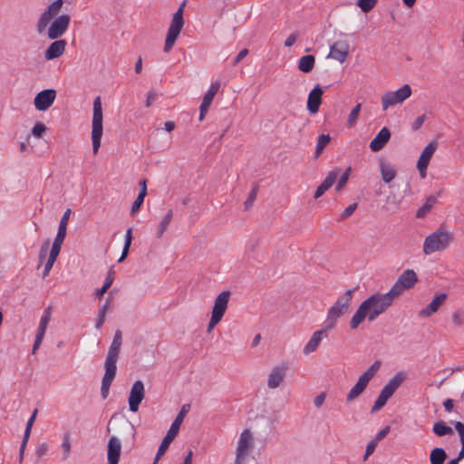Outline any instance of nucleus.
Segmentation results:
<instances>
[{"label": "nucleus", "instance_id": "obj_42", "mask_svg": "<svg viewBox=\"0 0 464 464\" xmlns=\"http://www.w3.org/2000/svg\"><path fill=\"white\" fill-rule=\"evenodd\" d=\"M46 127L42 122H37L32 129V134L36 138H42L43 134L45 132Z\"/></svg>", "mask_w": 464, "mask_h": 464}, {"label": "nucleus", "instance_id": "obj_24", "mask_svg": "<svg viewBox=\"0 0 464 464\" xmlns=\"http://www.w3.org/2000/svg\"><path fill=\"white\" fill-rule=\"evenodd\" d=\"M339 174L340 169L337 168L329 171L324 180L316 188L314 198L315 199L321 198L334 184Z\"/></svg>", "mask_w": 464, "mask_h": 464}, {"label": "nucleus", "instance_id": "obj_40", "mask_svg": "<svg viewBox=\"0 0 464 464\" xmlns=\"http://www.w3.org/2000/svg\"><path fill=\"white\" fill-rule=\"evenodd\" d=\"M350 172H351V168H348L341 175V177L339 178L338 182H337V184L335 186V190L336 191H341L343 188V187L346 185V183L348 181V179H349Z\"/></svg>", "mask_w": 464, "mask_h": 464}, {"label": "nucleus", "instance_id": "obj_46", "mask_svg": "<svg viewBox=\"0 0 464 464\" xmlns=\"http://www.w3.org/2000/svg\"><path fill=\"white\" fill-rule=\"evenodd\" d=\"M454 427L459 435L461 448H464V424L460 421H456Z\"/></svg>", "mask_w": 464, "mask_h": 464}, {"label": "nucleus", "instance_id": "obj_49", "mask_svg": "<svg viewBox=\"0 0 464 464\" xmlns=\"http://www.w3.org/2000/svg\"><path fill=\"white\" fill-rule=\"evenodd\" d=\"M66 231H67L66 228H60V227H58V231H57V234H56V237L54 238L53 243L62 244L63 245V243L64 241V238L66 237Z\"/></svg>", "mask_w": 464, "mask_h": 464}, {"label": "nucleus", "instance_id": "obj_31", "mask_svg": "<svg viewBox=\"0 0 464 464\" xmlns=\"http://www.w3.org/2000/svg\"><path fill=\"white\" fill-rule=\"evenodd\" d=\"M436 202L437 198L434 196L428 197L423 205L417 210L416 217L418 218L425 217L431 210Z\"/></svg>", "mask_w": 464, "mask_h": 464}, {"label": "nucleus", "instance_id": "obj_1", "mask_svg": "<svg viewBox=\"0 0 464 464\" xmlns=\"http://www.w3.org/2000/svg\"><path fill=\"white\" fill-rule=\"evenodd\" d=\"M63 5V0H55L50 4L46 10L40 15L36 30L39 34L47 31V36L51 40L58 39L68 30L71 17L69 14H61L60 13Z\"/></svg>", "mask_w": 464, "mask_h": 464}, {"label": "nucleus", "instance_id": "obj_43", "mask_svg": "<svg viewBox=\"0 0 464 464\" xmlns=\"http://www.w3.org/2000/svg\"><path fill=\"white\" fill-rule=\"evenodd\" d=\"M358 205L357 203H353L349 205L340 215V220H343L353 214L356 210Z\"/></svg>", "mask_w": 464, "mask_h": 464}, {"label": "nucleus", "instance_id": "obj_55", "mask_svg": "<svg viewBox=\"0 0 464 464\" xmlns=\"http://www.w3.org/2000/svg\"><path fill=\"white\" fill-rule=\"evenodd\" d=\"M220 321H221V319L217 318V317H215V316L211 315L210 320H209V323H208V324L207 332H208V334H210V333L213 331V329L215 328V326H216L218 324H219V323H220Z\"/></svg>", "mask_w": 464, "mask_h": 464}, {"label": "nucleus", "instance_id": "obj_3", "mask_svg": "<svg viewBox=\"0 0 464 464\" xmlns=\"http://www.w3.org/2000/svg\"><path fill=\"white\" fill-rule=\"evenodd\" d=\"M121 344V332L120 330H116L104 362L105 372L102 377L101 387V394L103 399L108 397L110 387L115 378L117 371L116 362L119 358Z\"/></svg>", "mask_w": 464, "mask_h": 464}, {"label": "nucleus", "instance_id": "obj_62", "mask_svg": "<svg viewBox=\"0 0 464 464\" xmlns=\"http://www.w3.org/2000/svg\"><path fill=\"white\" fill-rule=\"evenodd\" d=\"M29 437L30 436H27V434H24V438H23V440H22V443H21V446H20V450H19V452H20V459L21 460L23 459L24 452L26 444L28 442Z\"/></svg>", "mask_w": 464, "mask_h": 464}, {"label": "nucleus", "instance_id": "obj_8", "mask_svg": "<svg viewBox=\"0 0 464 464\" xmlns=\"http://www.w3.org/2000/svg\"><path fill=\"white\" fill-rule=\"evenodd\" d=\"M405 379L406 374L403 372H399L392 378H391L388 383L382 389L378 398L374 401V404L372 408V412L380 411L387 403L388 400L393 395V393L401 385Z\"/></svg>", "mask_w": 464, "mask_h": 464}, {"label": "nucleus", "instance_id": "obj_12", "mask_svg": "<svg viewBox=\"0 0 464 464\" xmlns=\"http://www.w3.org/2000/svg\"><path fill=\"white\" fill-rule=\"evenodd\" d=\"M416 273L412 269L405 270L390 289L391 294L396 298L406 289L412 288L417 283Z\"/></svg>", "mask_w": 464, "mask_h": 464}, {"label": "nucleus", "instance_id": "obj_35", "mask_svg": "<svg viewBox=\"0 0 464 464\" xmlns=\"http://www.w3.org/2000/svg\"><path fill=\"white\" fill-rule=\"evenodd\" d=\"M331 138L328 134H321L318 137L317 144H316V150H315V158L319 157V155L323 152L324 149L328 145L330 142Z\"/></svg>", "mask_w": 464, "mask_h": 464}, {"label": "nucleus", "instance_id": "obj_54", "mask_svg": "<svg viewBox=\"0 0 464 464\" xmlns=\"http://www.w3.org/2000/svg\"><path fill=\"white\" fill-rule=\"evenodd\" d=\"M424 121H425V115H420L419 117H417L412 123V126H411L412 130H418L424 123Z\"/></svg>", "mask_w": 464, "mask_h": 464}, {"label": "nucleus", "instance_id": "obj_59", "mask_svg": "<svg viewBox=\"0 0 464 464\" xmlns=\"http://www.w3.org/2000/svg\"><path fill=\"white\" fill-rule=\"evenodd\" d=\"M105 317H106V314H104V312L103 311H99L98 318H97V321H96V324H95V327L97 329L102 328V326L103 325V324L105 322Z\"/></svg>", "mask_w": 464, "mask_h": 464}, {"label": "nucleus", "instance_id": "obj_36", "mask_svg": "<svg viewBox=\"0 0 464 464\" xmlns=\"http://www.w3.org/2000/svg\"><path fill=\"white\" fill-rule=\"evenodd\" d=\"M362 104L358 103L356 104L351 111L348 120H347V126L353 127L356 123L360 111H361Z\"/></svg>", "mask_w": 464, "mask_h": 464}, {"label": "nucleus", "instance_id": "obj_18", "mask_svg": "<svg viewBox=\"0 0 464 464\" xmlns=\"http://www.w3.org/2000/svg\"><path fill=\"white\" fill-rule=\"evenodd\" d=\"M50 319H51V308L48 307L44 310V312L41 317L40 323H39L34 343V346L32 349L33 354H34L36 353V351L39 349V347L43 342V339L44 337L45 331H46L47 325L50 322Z\"/></svg>", "mask_w": 464, "mask_h": 464}, {"label": "nucleus", "instance_id": "obj_13", "mask_svg": "<svg viewBox=\"0 0 464 464\" xmlns=\"http://www.w3.org/2000/svg\"><path fill=\"white\" fill-rule=\"evenodd\" d=\"M436 150L437 143L432 141L430 142L421 151L416 166L421 179L426 178L428 166Z\"/></svg>", "mask_w": 464, "mask_h": 464}, {"label": "nucleus", "instance_id": "obj_14", "mask_svg": "<svg viewBox=\"0 0 464 464\" xmlns=\"http://www.w3.org/2000/svg\"><path fill=\"white\" fill-rule=\"evenodd\" d=\"M145 397L144 384L141 381H136L130 389L129 395V408L132 412L139 411V406Z\"/></svg>", "mask_w": 464, "mask_h": 464}, {"label": "nucleus", "instance_id": "obj_50", "mask_svg": "<svg viewBox=\"0 0 464 464\" xmlns=\"http://www.w3.org/2000/svg\"><path fill=\"white\" fill-rule=\"evenodd\" d=\"M55 261H56L55 259H52L51 257L47 258V261L44 264V272H43V277L44 278L46 277L49 275L51 269L53 266V264L55 263Z\"/></svg>", "mask_w": 464, "mask_h": 464}, {"label": "nucleus", "instance_id": "obj_5", "mask_svg": "<svg viewBox=\"0 0 464 464\" xmlns=\"http://www.w3.org/2000/svg\"><path fill=\"white\" fill-rule=\"evenodd\" d=\"M353 289H349L340 295L335 303L328 309L324 324L332 330L335 327L338 318L346 314L353 297Z\"/></svg>", "mask_w": 464, "mask_h": 464}, {"label": "nucleus", "instance_id": "obj_29", "mask_svg": "<svg viewBox=\"0 0 464 464\" xmlns=\"http://www.w3.org/2000/svg\"><path fill=\"white\" fill-rule=\"evenodd\" d=\"M382 179L385 183H390L396 177V169L393 165L385 161L380 162Z\"/></svg>", "mask_w": 464, "mask_h": 464}, {"label": "nucleus", "instance_id": "obj_52", "mask_svg": "<svg viewBox=\"0 0 464 464\" xmlns=\"http://www.w3.org/2000/svg\"><path fill=\"white\" fill-rule=\"evenodd\" d=\"M325 398H326V394L325 392H321L319 393L314 399V404L316 408H320L324 401H325Z\"/></svg>", "mask_w": 464, "mask_h": 464}, {"label": "nucleus", "instance_id": "obj_4", "mask_svg": "<svg viewBox=\"0 0 464 464\" xmlns=\"http://www.w3.org/2000/svg\"><path fill=\"white\" fill-rule=\"evenodd\" d=\"M453 240L451 232L440 226L437 230L429 235L423 243V252L425 255H430L435 252L445 250Z\"/></svg>", "mask_w": 464, "mask_h": 464}, {"label": "nucleus", "instance_id": "obj_25", "mask_svg": "<svg viewBox=\"0 0 464 464\" xmlns=\"http://www.w3.org/2000/svg\"><path fill=\"white\" fill-rule=\"evenodd\" d=\"M447 296L448 295L445 293H441L436 295L434 299L425 308L421 309L419 312V316L423 318L431 316L440 309L442 304L446 301Z\"/></svg>", "mask_w": 464, "mask_h": 464}, {"label": "nucleus", "instance_id": "obj_60", "mask_svg": "<svg viewBox=\"0 0 464 464\" xmlns=\"http://www.w3.org/2000/svg\"><path fill=\"white\" fill-rule=\"evenodd\" d=\"M156 99H157V93L154 92H149L147 93V99H146L145 106L146 107H150L152 105V103L155 102Z\"/></svg>", "mask_w": 464, "mask_h": 464}, {"label": "nucleus", "instance_id": "obj_20", "mask_svg": "<svg viewBox=\"0 0 464 464\" xmlns=\"http://www.w3.org/2000/svg\"><path fill=\"white\" fill-rule=\"evenodd\" d=\"M349 44L346 41H337L330 47L328 57H331L339 63H343L347 59L349 54Z\"/></svg>", "mask_w": 464, "mask_h": 464}, {"label": "nucleus", "instance_id": "obj_30", "mask_svg": "<svg viewBox=\"0 0 464 464\" xmlns=\"http://www.w3.org/2000/svg\"><path fill=\"white\" fill-rule=\"evenodd\" d=\"M315 63V58L312 54L302 56L298 61V69L303 72H310Z\"/></svg>", "mask_w": 464, "mask_h": 464}, {"label": "nucleus", "instance_id": "obj_44", "mask_svg": "<svg viewBox=\"0 0 464 464\" xmlns=\"http://www.w3.org/2000/svg\"><path fill=\"white\" fill-rule=\"evenodd\" d=\"M144 198H145V196H143V192H139V195L136 198V199L134 200V202L132 203V206L130 208V212L132 214H134L135 212H137L140 209V206L142 205V203L144 201Z\"/></svg>", "mask_w": 464, "mask_h": 464}, {"label": "nucleus", "instance_id": "obj_51", "mask_svg": "<svg viewBox=\"0 0 464 464\" xmlns=\"http://www.w3.org/2000/svg\"><path fill=\"white\" fill-rule=\"evenodd\" d=\"M70 215H71V209L68 208L61 218L60 224H59L60 228L67 229V224H68Z\"/></svg>", "mask_w": 464, "mask_h": 464}, {"label": "nucleus", "instance_id": "obj_6", "mask_svg": "<svg viewBox=\"0 0 464 464\" xmlns=\"http://www.w3.org/2000/svg\"><path fill=\"white\" fill-rule=\"evenodd\" d=\"M189 410H190V404L186 403V404L182 405L179 412L176 416L174 421L171 423L170 428L169 429L167 434L163 438V440L158 449L153 464H156L159 461V459L161 458V456L164 455V453L167 451L170 443L174 440V439L178 435L180 426L184 420V418L188 413Z\"/></svg>", "mask_w": 464, "mask_h": 464}, {"label": "nucleus", "instance_id": "obj_53", "mask_svg": "<svg viewBox=\"0 0 464 464\" xmlns=\"http://www.w3.org/2000/svg\"><path fill=\"white\" fill-rule=\"evenodd\" d=\"M391 430V428L390 426H386L384 427L382 430H381L377 434H376V437H375V441L378 442L380 440H382V439H384L388 433L390 432Z\"/></svg>", "mask_w": 464, "mask_h": 464}, {"label": "nucleus", "instance_id": "obj_7", "mask_svg": "<svg viewBox=\"0 0 464 464\" xmlns=\"http://www.w3.org/2000/svg\"><path fill=\"white\" fill-rule=\"evenodd\" d=\"M102 119L101 97L97 96L93 101V114L92 121V143L93 154H97L101 147V140L103 132Z\"/></svg>", "mask_w": 464, "mask_h": 464}, {"label": "nucleus", "instance_id": "obj_26", "mask_svg": "<svg viewBox=\"0 0 464 464\" xmlns=\"http://www.w3.org/2000/svg\"><path fill=\"white\" fill-rule=\"evenodd\" d=\"M323 93L324 92L318 84L310 92L307 99V110L312 114H314L319 111L322 103Z\"/></svg>", "mask_w": 464, "mask_h": 464}, {"label": "nucleus", "instance_id": "obj_64", "mask_svg": "<svg viewBox=\"0 0 464 464\" xmlns=\"http://www.w3.org/2000/svg\"><path fill=\"white\" fill-rule=\"evenodd\" d=\"M131 241H132V228L130 227L127 229L126 234H125L124 245L130 246Z\"/></svg>", "mask_w": 464, "mask_h": 464}, {"label": "nucleus", "instance_id": "obj_37", "mask_svg": "<svg viewBox=\"0 0 464 464\" xmlns=\"http://www.w3.org/2000/svg\"><path fill=\"white\" fill-rule=\"evenodd\" d=\"M257 192H258V185L256 184L252 188L251 191L249 192L248 198H246V200L244 203L246 210H248L253 206V203L256 198Z\"/></svg>", "mask_w": 464, "mask_h": 464}, {"label": "nucleus", "instance_id": "obj_45", "mask_svg": "<svg viewBox=\"0 0 464 464\" xmlns=\"http://www.w3.org/2000/svg\"><path fill=\"white\" fill-rule=\"evenodd\" d=\"M114 275H115L114 267L111 266L110 269L108 270L106 278L103 283V286L105 288L109 289L111 287V285H112V283L114 281Z\"/></svg>", "mask_w": 464, "mask_h": 464}, {"label": "nucleus", "instance_id": "obj_22", "mask_svg": "<svg viewBox=\"0 0 464 464\" xmlns=\"http://www.w3.org/2000/svg\"><path fill=\"white\" fill-rule=\"evenodd\" d=\"M121 450V440L114 436L111 437L107 446V459L109 464H119Z\"/></svg>", "mask_w": 464, "mask_h": 464}, {"label": "nucleus", "instance_id": "obj_17", "mask_svg": "<svg viewBox=\"0 0 464 464\" xmlns=\"http://www.w3.org/2000/svg\"><path fill=\"white\" fill-rule=\"evenodd\" d=\"M288 366L285 363L274 366L267 377V387L269 389H276L284 382Z\"/></svg>", "mask_w": 464, "mask_h": 464}, {"label": "nucleus", "instance_id": "obj_28", "mask_svg": "<svg viewBox=\"0 0 464 464\" xmlns=\"http://www.w3.org/2000/svg\"><path fill=\"white\" fill-rule=\"evenodd\" d=\"M252 434L249 430H244L237 441V447L236 452L238 455H247L252 446Z\"/></svg>", "mask_w": 464, "mask_h": 464}, {"label": "nucleus", "instance_id": "obj_9", "mask_svg": "<svg viewBox=\"0 0 464 464\" xmlns=\"http://www.w3.org/2000/svg\"><path fill=\"white\" fill-rule=\"evenodd\" d=\"M186 5V1H183V3L180 5L179 9L174 13L173 17L170 22V25L168 29L165 44H164V52L168 53L169 52L177 38L179 37L183 26H184V19H183V14H184V8Z\"/></svg>", "mask_w": 464, "mask_h": 464}, {"label": "nucleus", "instance_id": "obj_57", "mask_svg": "<svg viewBox=\"0 0 464 464\" xmlns=\"http://www.w3.org/2000/svg\"><path fill=\"white\" fill-rule=\"evenodd\" d=\"M248 53V50L246 48L242 49L237 55L235 57L233 61V65H237L242 59H244Z\"/></svg>", "mask_w": 464, "mask_h": 464}, {"label": "nucleus", "instance_id": "obj_41", "mask_svg": "<svg viewBox=\"0 0 464 464\" xmlns=\"http://www.w3.org/2000/svg\"><path fill=\"white\" fill-rule=\"evenodd\" d=\"M452 323L456 326H461L464 324V312L460 310L452 313Z\"/></svg>", "mask_w": 464, "mask_h": 464}, {"label": "nucleus", "instance_id": "obj_15", "mask_svg": "<svg viewBox=\"0 0 464 464\" xmlns=\"http://www.w3.org/2000/svg\"><path fill=\"white\" fill-rule=\"evenodd\" d=\"M331 331H332V329L324 324V326L322 329L315 331L312 334V336L309 339V341L307 342V343L304 346L303 353L304 355H309L312 353L315 352L317 350V348L319 347V345L321 344L322 341L324 338L328 337V334Z\"/></svg>", "mask_w": 464, "mask_h": 464}, {"label": "nucleus", "instance_id": "obj_27", "mask_svg": "<svg viewBox=\"0 0 464 464\" xmlns=\"http://www.w3.org/2000/svg\"><path fill=\"white\" fill-rule=\"evenodd\" d=\"M391 131L388 128L383 127L374 137V139L370 142V149L377 152L381 150L386 143L390 140Z\"/></svg>", "mask_w": 464, "mask_h": 464}, {"label": "nucleus", "instance_id": "obj_21", "mask_svg": "<svg viewBox=\"0 0 464 464\" xmlns=\"http://www.w3.org/2000/svg\"><path fill=\"white\" fill-rule=\"evenodd\" d=\"M230 298L229 291L221 292L215 299L211 315L222 320Z\"/></svg>", "mask_w": 464, "mask_h": 464}, {"label": "nucleus", "instance_id": "obj_63", "mask_svg": "<svg viewBox=\"0 0 464 464\" xmlns=\"http://www.w3.org/2000/svg\"><path fill=\"white\" fill-rule=\"evenodd\" d=\"M63 449L64 458H67L71 451V443H70L69 438H65V440H63Z\"/></svg>", "mask_w": 464, "mask_h": 464}, {"label": "nucleus", "instance_id": "obj_48", "mask_svg": "<svg viewBox=\"0 0 464 464\" xmlns=\"http://www.w3.org/2000/svg\"><path fill=\"white\" fill-rule=\"evenodd\" d=\"M37 412H38V411H37V409H35L34 411V412L32 413L31 417L29 418L28 421H27L26 428H25V430H24V434H27V436H30L31 429H32V427L34 425V422L35 420Z\"/></svg>", "mask_w": 464, "mask_h": 464}, {"label": "nucleus", "instance_id": "obj_2", "mask_svg": "<svg viewBox=\"0 0 464 464\" xmlns=\"http://www.w3.org/2000/svg\"><path fill=\"white\" fill-rule=\"evenodd\" d=\"M395 297L387 292L385 294H374L365 299L358 307L350 321V327L353 330L368 318L370 322L374 321L380 314L384 313L392 304Z\"/></svg>", "mask_w": 464, "mask_h": 464}, {"label": "nucleus", "instance_id": "obj_39", "mask_svg": "<svg viewBox=\"0 0 464 464\" xmlns=\"http://www.w3.org/2000/svg\"><path fill=\"white\" fill-rule=\"evenodd\" d=\"M49 247H50V240L46 239L42 244L40 251H39V256H38L39 265H38V266H40L44 263V261L45 260V258L47 256V253H48Z\"/></svg>", "mask_w": 464, "mask_h": 464}, {"label": "nucleus", "instance_id": "obj_23", "mask_svg": "<svg viewBox=\"0 0 464 464\" xmlns=\"http://www.w3.org/2000/svg\"><path fill=\"white\" fill-rule=\"evenodd\" d=\"M48 48L44 52V58L48 61L57 59L61 57L64 52L67 43L63 39H54Z\"/></svg>", "mask_w": 464, "mask_h": 464}, {"label": "nucleus", "instance_id": "obj_11", "mask_svg": "<svg viewBox=\"0 0 464 464\" xmlns=\"http://www.w3.org/2000/svg\"><path fill=\"white\" fill-rule=\"evenodd\" d=\"M412 93L411 87L404 84L395 92H388L382 97V110L386 111L389 107L402 103Z\"/></svg>", "mask_w": 464, "mask_h": 464}, {"label": "nucleus", "instance_id": "obj_34", "mask_svg": "<svg viewBox=\"0 0 464 464\" xmlns=\"http://www.w3.org/2000/svg\"><path fill=\"white\" fill-rule=\"evenodd\" d=\"M433 432L438 436L450 435L453 433V430L447 426L443 421L436 422L433 425Z\"/></svg>", "mask_w": 464, "mask_h": 464}, {"label": "nucleus", "instance_id": "obj_56", "mask_svg": "<svg viewBox=\"0 0 464 464\" xmlns=\"http://www.w3.org/2000/svg\"><path fill=\"white\" fill-rule=\"evenodd\" d=\"M298 38V34L297 33H293L291 34L285 41V46L286 47H291L292 45L295 44V43L296 42Z\"/></svg>", "mask_w": 464, "mask_h": 464}, {"label": "nucleus", "instance_id": "obj_58", "mask_svg": "<svg viewBox=\"0 0 464 464\" xmlns=\"http://www.w3.org/2000/svg\"><path fill=\"white\" fill-rule=\"evenodd\" d=\"M376 444L377 442L375 440H372L371 442L368 443L367 447H366V450H365V454H364V460L371 455L372 454V452L374 451L375 450V447H376Z\"/></svg>", "mask_w": 464, "mask_h": 464}, {"label": "nucleus", "instance_id": "obj_10", "mask_svg": "<svg viewBox=\"0 0 464 464\" xmlns=\"http://www.w3.org/2000/svg\"><path fill=\"white\" fill-rule=\"evenodd\" d=\"M381 367V362H374L358 379L357 382L349 391L346 401L351 402L358 398L366 389L369 382L374 377Z\"/></svg>", "mask_w": 464, "mask_h": 464}, {"label": "nucleus", "instance_id": "obj_38", "mask_svg": "<svg viewBox=\"0 0 464 464\" xmlns=\"http://www.w3.org/2000/svg\"><path fill=\"white\" fill-rule=\"evenodd\" d=\"M377 0H358L357 5L362 9V12H370L376 5Z\"/></svg>", "mask_w": 464, "mask_h": 464}, {"label": "nucleus", "instance_id": "obj_47", "mask_svg": "<svg viewBox=\"0 0 464 464\" xmlns=\"http://www.w3.org/2000/svg\"><path fill=\"white\" fill-rule=\"evenodd\" d=\"M62 248V244L53 243L52 245V248L50 250V254L48 257H51L52 259H57V256H59V253Z\"/></svg>", "mask_w": 464, "mask_h": 464}, {"label": "nucleus", "instance_id": "obj_33", "mask_svg": "<svg viewBox=\"0 0 464 464\" xmlns=\"http://www.w3.org/2000/svg\"><path fill=\"white\" fill-rule=\"evenodd\" d=\"M447 459V454L442 448H435L430 455V464H443Z\"/></svg>", "mask_w": 464, "mask_h": 464}, {"label": "nucleus", "instance_id": "obj_32", "mask_svg": "<svg viewBox=\"0 0 464 464\" xmlns=\"http://www.w3.org/2000/svg\"><path fill=\"white\" fill-rule=\"evenodd\" d=\"M173 218V210L169 209L166 215L162 218L161 221L160 222L157 229V237L158 238H160L165 231L167 230L169 225L170 224V221Z\"/></svg>", "mask_w": 464, "mask_h": 464}, {"label": "nucleus", "instance_id": "obj_61", "mask_svg": "<svg viewBox=\"0 0 464 464\" xmlns=\"http://www.w3.org/2000/svg\"><path fill=\"white\" fill-rule=\"evenodd\" d=\"M29 437L30 436H27V434H24V438H23V440H22V443H21V446H20V450H19V452H20V459L21 460L23 459L24 452L26 444L28 442Z\"/></svg>", "mask_w": 464, "mask_h": 464}, {"label": "nucleus", "instance_id": "obj_19", "mask_svg": "<svg viewBox=\"0 0 464 464\" xmlns=\"http://www.w3.org/2000/svg\"><path fill=\"white\" fill-rule=\"evenodd\" d=\"M219 88H220V82H215L211 83L209 89L205 93L202 102L199 107L198 120L200 121L204 120L205 115H206L207 111H208V109L212 103V101H213L215 95L217 94V92H218Z\"/></svg>", "mask_w": 464, "mask_h": 464}, {"label": "nucleus", "instance_id": "obj_16", "mask_svg": "<svg viewBox=\"0 0 464 464\" xmlns=\"http://www.w3.org/2000/svg\"><path fill=\"white\" fill-rule=\"evenodd\" d=\"M56 98V92L53 89L43 90L36 94L34 104L36 110L44 111L49 109Z\"/></svg>", "mask_w": 464, "mask_h": 464}]
</instances>
